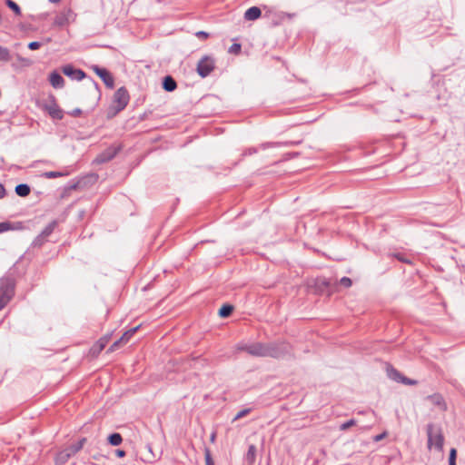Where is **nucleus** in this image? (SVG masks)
Segmentation results:
<instances>
[{"label":"nucleus","instance_id":"393cba45","mask_svg":"<svg viewBox=\"0 0 465 465\" xmlns=\"http://www.w3.org/2000/svg\"><path fill=\"white\" fill-rule=\"evenodd\" d=\"M256 459V447L254 445H250L247 450V453L244 456V460L248 463V465H253Z\"/></svg>","mask_w":465,"mask_h":465},{"label":"nucleus","instance_id":"a211bd4d","mask_svg":"<svg viewBox=\"0 0 465 465\" xmlns=\"http://www.w3.org/2000/svg\"><path fill=\"white\" fill-rule=\"evenodd\" d=\"M71 173V171H48L41 173V177H45L46 179H55L59 177H65Z\"/></svg>","mask_w":465,"mask_h":465},{"label":"nucleus","instance_id":"c756f323","mask_svg":"<svg viewBox=\"0 0 465 465\" xmlns=\"http://www.w3.org/2000/svg\"><path fill=\"white\" fill-rule=\"evenodd\" d=\"M12 59L11 52L8 48L0 45V62H10Z\"/></svg>","mask_w":465,"mask_h":465},{"label":"nucleus","instance_id":"f8f14e48","mask_svg":"<svg viewBox=\"0 0 465 465\" xmlns=\"http://www.w3.org/2000/svg\"><path fill=\"white\" fill-rule=\"evenodd\" d=\"M266 343L253 342L248 345V353L255 357H265Z\"/></svg>","mask_w":465,"mask_h":465},{"label":"nucleus","instance_id":"f03ea898","mask_svg":"<svg viewBox=\"0 0 465 465\" xmlns=\"http://www.w3.org/2000/svg\"><path fill=\"white\" fill-rule=\"evenodd\" d=\"M293 356L292 347L284 341L266 342L265 357L277 360L290 359Z\"/></svg>","mask_w":465,"mask_h":465},{"label":"nucleus","instance_id":"de8ad7c7","mask_svg":"<svg viewBox=\"0 0 465 465\" xmlns=\"http://www.w3.org/2000/svg\"><path fill=\"white\" fill-rule=\"evenodd\" d=\"M349 429V420H345L341 424V430H348Z\"/></svg>","mask_w":465,"mask_h":465},{"label":"nucleus","instance_id":"1a4fd4ad","mask_svg":"<svg viewBox=\"0 0 465 465\" xmlns=\"http://www.w3.org/2000/svg\"><path fill=\"white\" fill-rule=\"evenodd\" d=\"M63 73L72 80L81 81L85 77V73L81 69H76L71 64H66L62 68Z\"/></svg>","mask_w":465,"mask_h":465},{"label":"nucleus","instance_id":"3c124183","mask_svg":"<svg viewBox=\"0 0 465 465\" xmlns=\"http://www.w3.org/2000/svg\"><path fill=\"white\" fill-rule=\"evenodd\" d=\"M18 60L23 62L25 64H30L29 60L25 59V58L18 57Z\"/></svg>","mask_w":465,"mask_h":465},{"label":"nucleus","instance_id":"b1692460","mask_svg":"<svg viewBox=\"0 0 465 465\" xmlns=\"http://www.w3.org/2000/svg\"><path fill=\"white\" fill-rule=\"evenodd\" d=\"M86 441L85 438H82L81 440L73 442L70 444L66 449L70 451V453L74 456L75 455L79 450H81Z\"/></svg>","mask_w":465,"mask_h":465},{"label":"nucleus","instance_id":"e433bc0d","mask_svg":"<svg viewBox=\"0 0 465 465\" xmlns=\"http://www.w3.org/2000/svg\"><path fill=\"white\" fill-rule=\"evenodd\" d=\"M388 436V431L383 430L382 432L373 436V441L378 442L384 440Z\"/></svg>","mask_w":465,"mask_h":465},{"label":"nucleus","instance_id":"bf43d9fd","mask_svg":"<svg viewBox=\"0 0 465 465\" xmlns=\"http://www.w3.org/2000/svg\"><path fill=\"white\" fill-rule=\"evenodd\" d=\"M60 0H49L51 3H58Z\"/></svg>","mask_w":465,"mask_h":465},{"label":"nucleus","instance_id":"49530a36","mask_svg":"<svg viewBox=\"0 0 465 465\" xmlns=\"http://www.w3.org/2000/svg\"><path fill=\"white\" fill-rule=\"evenodd\" d=\"M196 36H198L200 38H206L208 36V33H206L204 31H199L196 33Z\"/></svg>","mask_w":465,"mask_h":465},{"label":"nucleus","instance_id":"aec40b11","mask_svg":"<svg viewBox=\"0 0 465 465\" xmlns=\"http://www.w3.org/2000/svg\"><path fill=\"white\" fill-rule=\"evenodd\" d=\"M134 335L129 332V330L126 331L117 341H115L111 347L109 348V351H115L122 343H126Z\"/></svg>","mask_w":465,"mask_h":465},{"label":"nucleus","instance_id":"9b49d317","mask_svg":"<svg viewBox=\"0 0 465 465\" xmlns=\"http://www.w3.org/2000/svg\"><path fill=\"white\" fill-rule=\"evenodd\" d=\"M44 109L54 119L60 120L64 116L63 111L60 109V107L57 105V104L54 101H51L50 103L45 104Z\"/></svg>","mask_w":465,"mask_h":465},{"label":"nucleus","instance_id":"473e14b6","mask_svg":"<svg viewBox=\"0 0 465 465\" xmlns=\"http://www.w3.org/2000/svg\"><path fill=\"white\" fill-rule=\"evenodd\" d=\"M204 460L206 465H215L209 448L204 449Z\"/></svg>","mask_w":465,"mask_h":465},{"label":"nucleus","instance_id":"423d86ee","mask_svg":"<svg viewBox=\"0 0 465 465\" xmlns=\"http://www.w3.org/2000/svg\"><path fill=\"white\" fill-rule=\"evenodd\" d=\"M122 147H107L100 153L92 162V164H102L111 161Z\"/></svg>","mask_w":465,"mask_h":465},{"label":"nucleus","instance_id":"f3484780","mask_svg":"<svg viewBox=\"0 0 465 465\" xmlns=\"http://www.w3.org/2000/svg\"><path fill=\"white\" fill-rule=\"evenodd\" d=\"M262 15L261 9L257 6L248 8L244 13V19L247 21H253L258 19Z\"/></svg>","mask_w":465,"mask_h":465},{"label":"nucleus","instance_id":"052dcab7","mask_svg":"<svg viewBox=\"0 0 465 465\" xmlns=\"http://www.w3.org/2000/svg\"><path fill=\"white\" fill-rule=\"evenodd\" d=\"M148 448H149V451H150L152 454H153V451H152V448H151L150 446H149ZM153 457H155L154 455H153Z\"/></svg>","mask_w":465,"mask_h":465},{"label":"nucleus","instance_id":"09e8293b","mask_svg":"<svg viewBox=\"0 0 465 465\" xmlns=\"http://www.w3.org/2000/svg\"><path fill=\"white\" fill-rule=\"evenodd\" d=\"M140 327H141V325H137V326H135V327H134V328H131V329L129 330V332H130L131 334L134 335V334L136 333V331L140 329Z\"/></svg>","mask_w":465,"mask_h":465},{"label":"nucleus","instance_id":"4c0bfd02","mask_svg":"<svg viewBox=\"0 0 465 465\" xmlns=\"http://www.w3.org/2000/svg\"><path fill=\"white\" fill-rule=\"evenodd\" d=\"M241 51V45L240 44H232L229 48L230 54H239Z\"/></svg>","mask_w":465,"mask_h":465},{"label":"nucleus","instance_id":"bb28decb","mask_svg":"<svg viewBox=\"0 0 465 465\" xmlns=\"http://www.w3.org/2000/svg\"><path fill=\"white\" fill-rule=\"evenodd\" d=\"M163 87L167 92H173L176 89L177 84L174 79L172 76L168 75L163 78Z\"/></svg>","mask_w":465,"mask_h":465},{"label":"nucleus","instance_id":"dca6fc26","mask_svg":"<svg viewBox=\"0 0 465 465\" xmlns=\"http://www.w3.org/2000/svg\"><path fill=\"white\" fill-rule=\"evenodd\" d=\"M49 81L54 88H62L64 84V80L60 74L54 71L49 75Z\"/></svg>","mask_w":465,"mask_h":465},{"label":"nucleus","instance_id":"79ce46f5","mask_svg":"<svg viewBox=\"0 0 465 465\" xmlns=\"http://www.w3.org/2000/svg\"><path fill=\"white\" fill-rule=\"evenodd\" d=\"M85 215H86V211L85 210H79L78 211V215L77 216H78V220L79 221H83L84 219Z\"/></svg>","mask_w":465,"mask_h":465},{"label":"nucleus","instance_id":"0eeeda50","mask_svg":"<svg viewBox=\"0 0 465 465\" xmlns=\"http://www.w3.org/2000/svg\"><path fill=\"white\" fill-rule=\"evenodd\" d=\"M214 68V61L209 57H203L197 64V73L202 77L208 76Z\"/></svg>","mask_w":465,"mask_h":465},{"label":"nucleus","instance_id":"ddd939ff","mask_svg":"<svg viewBox=\"0 0 465 465\" xmlns=\"http://www.w3.org/2000/svg\"><path fill=\"white\" fill-rule=\"evenodd\" d=\"M386 374L390 380H391L397 383H401L404 377V374L401 371H400L399 370L394 368L390 363H387V365H386Z\"/></svg>","mask_w":465,"mask_h":465},{"label":"nucleus","instance_id":"f257e3e1","mask_svg":"<svg viewBox=\"0 0 465 465\" xmlns=\"http://www.w3.org/2000/svg\"><path fill=\"white\" fill-rule=\"evenodd\" d=\"M16 263L0 278V309H4L15 294L17 280L22 275Z\"/></svg>","mask_w":465,"mask_h":465},{"label":"nucleus","instance_id":"8fccbe9b","mask_svg":"<svg viewBox=\"0 0 465 465\" xmlns=\"http://www.w3.org/2000/svg\"><path fill=\"white\" fill-rule=\"evenodd\" d=\"M80 114H81V110H80V109H74V110L71 113V114H72L73 116H78Z\"/></svg>","mask_w":465,"mask_h":465},{"label":"nucleus","instance_id":"6ab92c4d","mask_svg":"<svg viewBox=\"0 0 465 465\" xmlns=\"http://www.w3.org/2000/svg\"><path fill=\"white\" fill-rule=\"evenodd\" d=\"M22 227L23 226H22L21 222H17V223H12L9 221L1 222L0 223V233L10 231V230L21 229Z\"/></svg>","mask_w":465,"mask_h":465},{"label":"nucleus","instance_id":"5701e85b","mask_svg":"<svg viewBox=\"0 0 465 465\" xmlns=\"http://www.w3.org/2000/svg\"><path fill=\"white\" fill-rule=\"evenodd\" d=\"M387 256L389 258L396 259L399 262H403V263H407V264H411L412 263L411 259H410L409 257H407L404 253H402L401 252H397V251H395V252H389Z\"/></svg>","mask_w":465,"mask_h":465},{"label":"nucleus","instance_id":"39448f33","mask_svg":"<svg viewBox=\"0 0 465 465\" xmlns=\"http://www.w3.org/2000/svg\"><path fill=\"white\" fill-rule=\"evenodd\" d=\"M75 14L70 8H64L54 17V25L64 27L74 21Z\"/></svg>","mask_w":465,"mask_h":465},{"label":"nucleus","instance_id":"58836bf2","mask_svg":"<svg viewBox=\"0 0 465 465\" xmlns=\"http://www.w3.org/2000/svg\"><path fill=\"white\" fill-rule=\"evenodd\" d=\"M248 343L240 342L236 345L238 351H246L248 353Z\"/></svg>","mask_w":465,"mask_h":465},{"label":"nucleus","instance_id":"20e7f679","mask_svg":"<svg viewBox=\"0 0 465 465\" xmlns=\"http://www.w3.org/2000/svg\"><path fill=\"white\" fill-rule=\"evenodd\" d=\"M129 94L124 87L117 89L114 94L112 105L108 109L107 116L109 118L116 115L120 111L124 110L129 102Z\"/></svg>","mask_w":465,"mask_h":465},{"label":"nucleus","instance_id":"680f3d73","mask_svg":"<svg viewBox=\"0 0 465 465\" xmlns=\"http://www.w3.org/2000/svg\"><path fill=\"white\" fill-rule=\"evenodd\" d=\"M449 465H457V463H453V464H449Z\"/></svg>","mask_w":465,"mask_h":465},{"label":"nucleus","instance_id":"9d476101","mask_svg":"<svg viewBox=\"0 0 465 465\" xmlns=\"http://www.w3.org/2000/svg\"><path fill=\"white\" fill-rule=\"evenodd\" d=\"M93 69L96 73V74L99 75V77L103 80V82L104 83V84L107 87H109V88L114 87V80L106 69L100 68L97 65L93 66Z\"/></svg>","mask_w":465,"mask_h":465},{"label":"nucleus","instance_id":"4468645a","mask_svg":"<svg viewBox=\"0 0 465 465\" xmlns=\"http://www.w3.org/2000/svg\"><path fill=\"white\" fill-rule=\"evenodd\" d=\"M428 401H430L433 405L438 406L442 411L447 410V404L445 402L444 398L440 393H433L427 397Z\"/></svg>","mask_w":465,"mask_h":465},{"label":"nucleus","instance_id":"603ef678","mask_svg":"<svg viewBox=\"0 0 465 465\" xmlns=\"http://www.w3.org/2000/svg\"><path fill=\"white\" fill-rule=\"evenodd\" d=\"M298 154H299V153H289L286 154V156L294 157V156H297Z\"/></svg>","mask_w":465,"mask_h":465},{"label":"nucleus","instance_id":"c9c22d12","mask_svg":"<svg viewBox=\"0 0 465 465\" xmlns=\"http://www.w3.org/2000/svg\"><path fill=\"white\" fill-rule=\"evenodd\" d=\"M401 383L404 384V385H408V386H413V385L418 384V381L414 380V379H411L404 375Z\"/></svg>","mask_w":465,"mask_h":465},{"label":"nucleus","instance_id":"37998d69","mask_svg":"<svg viewBox=\"0 0 465 465\" xmlns=\"http://www.w3.org/2000/svg\"><path fill=\"white\" fill-rule=\"evenodd\" d=\"M115 455L118 458H124V457H125L126 452L124 450L118 449V450H115Z\"/></svg>","mask_w":465,"mask_h":465},{"label":"nucleus","instance_id":"2f4dec72","mask_svg":"<svg viewBox=\"0 0 465 465\" xmlns=\"http://www.w3.org/2000/svg\"><path fill=\"white\" fill-rule=\"evenodd\" d=\"M6 5L15 12V15H21V9L19 5L14 2L13 0H6Z\"/></svg>","mask_w":465,"mask_h":465},{"label":"nucleus","instance_id":"cd10ccee","mask_svg":"<svg viewBox=\"0 0 465 465\" xmlns=\"http://www.w3.org/2000/svg\"><path fill=\"white\" fill-rule=\"evenodd\" d=\"M107 442L111 446H114V447L119 446L123 442V437L118 432H113V433L108 435Z\"/></svg>","mask_w":465,"mask_h":465},{"label":"nucleus","instance_id":"c85d7f7f","mask_svg":"<svg viewBox=\"0 0 465 465\" xmlns=\"http://www.w3.org/2000/svg\"><path fill=\"white\" fill-rule=\"evenodd\" d=\"M109 338H110V336H108V335L102 337L96 342V344L93 347V351L97 353L101 352L106 346V343L108 342Z\"/></svg>","mask_w":465,"mask_h":465},{"label":"nucleus","instance_id":"c03bdc74","mask_svg":"<svg viewBox=\"0 0 465 465\" xmlns=\"http://www.w3.org/2000/svg\"><path fill=\"white\" fill-rule=\"evenodd\" d=\"M6 194V190L4 184L0 183V199H3Z\"/></svg>","mask_w":465,"mask_h":465},{"label":"nucleus","instance_id":"4d7b16f0","mask_svg":"<svg viewBox=\"0 0 465 465\" xmlns=\"http://www.w3.org/2000/svg\"><path fill=\"white\" fill-rule=\"evenodd\" d=\"M215 437H216L215 433L214 432L212 433V435H211V441H214Z\"/></svg>","mask_w":465,"mask_h":465},{"label":"nucleus","instance_id":"6e6552de","mask_svg":"<svg viewBox=\"0 0 465 465\" xmlns=\"http://www.w3.org/2000/svg\"><path fill=\"white\" fill-rule=\"evenodd\" d=\"M85 180H89L90 183H96V181L98 180V174L89 173L85 176L79 178L77 181H70L68 183L67 189L77 190L80 188L86 187Z\"/></svg>","mask_w":465,"mask_h":465},{"label":"nucleus","instance_id":"13d9d810","mask_svg":"<svg viewBox=\"0 0 465 465\" xmlns=\"http://www.w3.org/2000/svg\"><path fill=\"white\" fill-rule=\"evenodd\" d=\"M85 183H86V186L88 185H91V184H94V183H90L89 180H85Z\"/></svg>","mask_w":465,"mask_h":465},{"label":"nucleus","instance_id":"72a5a7b5","mask_svg":"<svg viewBox=\"0 0 465 465\" xmlns=\"http://www.w3.org/2000/svg\"><path fill=\"white\" fill-rule=\"evenodd\" d=\"M448 463L449 464L457 463V450L455 448H450V450Z\"/></svg>","mask_w":465,"mask_h":465},{"label":"nucleus","instance_id":"f704fd0d","mask_svg":"<svg viewBox=\"0 0 465 465\" xmlns=\"http://www.w3.org/2000/svg\"><path fill=\"white\" fill-rule=\"evenodd\" d=\"M252 411V409L251 408H246V409H243L242 411H240L236 415L235 417L232 419V421H235V420H238L243 417H245L246 415H248L250 412Z\"/></svg>","mask_w":465,"mask_h":465},{"label":"nucleus","instance_id":"864d4df0","mask_svg":"<svg viewBox=\"0 0 465 465\" xmlns=\"http://www.w3.org/2000/svg\"><path fill=\"white\" fill-rule=\"evenodd\" d=\"M350 224H351V230L354 226H357V225H358V222H352V221L351 220Z\"/></svg>","mask_w":465,"mask_h":465},{"label":"nucleus","instance_id":"7c9ffc66","mask_svg":"<svg viewBox=\"0 0 465 465\" xmlns=\"http://www.w3.org/2000/svg\"><path fill=\"white\" fill-rule=\"evenodd\" d=\"M45 242H47V238L42 236V234L39 233L32 242L31 246L33 248H40L45 244Z\"/></svg>","mask_w":465,"mask_h":465},{"label":"nucleus","instance_id":"4be33fe9","mask_svg":"<svg viewBox=\"0 0 465 465\" xmlns=\"http://www.w3.org/2000/svg\"><path fill=\"white\" fill-rule=\"evenodd\" d=\"M234 310V306L231 303H223L218 310V315L220 318L226 319L230 317Z\"/></svg>","mask_w":465,"mask_h":465},{"label":"nucleus","instance_id":"5fc2aeb1","mask_svg":"<svg viewBox=\"0 0 465 465\" xmlns=\"http://www.w3.org/2000/svg\"><path fill=\"white\" fill-rule=\"evenodd\" d=\"M303 143V140H299V141H296V142H292L291 145H298L299 143Z\"/></svg>","mask_w":465,"mask_h":465},{"label":"nucleus","instance_id":"a18cd8bd","mask_svg":"<svg viewBox=\"0 0 465 465\" xmlns=\"http://www.w3.org/2000/svg\"><path fill=\"white\" fill-rule=\"evenodd\" d=\"M341 283L342 285H344L345 287H349V277L347 276H343L341 279Z\"/></svg>","mask_w":465,"mask_h":465},{"label":"nucleus","instance_id":"7ed1b4c3","mask_svg":"<svg viewBox=\"0 0 465 465\" xmlns=\"http://www.w3.org/2000/svg\"><path fill=\"white\" fill-rule=\"evenodd\" d=\"M427 447L429 450L434 448L437 451L442 452L445 438L440 427H436L433 423H428L426 426Z\"/></svg>","mask_w":465,"mask_h":465},{"label":"nucleus","instance_id":"6e6d98bb","mask_svg":"<svg viewBox=\"0 0 465 465\" xmlns=\"http://www.w3.org/2000/svg\"><path fill=\"white\" fill-rule=\"evenodd\" d=\"M356 425V420L352 418H351V427Z\"/></svg>","mask_w":465,"mask_h":465},{"label":"nucleus","instance_id":"ea45409f","mask_svg":"<svg viewBox=\"0 0 465 465\" xmlns=\"http://www.w3.org/2000/svg\"><path fill=\"white\" fill-rule=\"evenodd\" d=\"M40 46H41V44L39 42H31L28 45V48L30 50H37L40 48Z\"/></svg>","mask_w":465,"mask_h":465},{"label":"nucleus","instance_id":"a19ab883","mask_svg":"<svg viewBox=\"0 0 465 465\" xmlns=\"http://www.w3.org/2000/svg\"><path fill=\"white\" fill-rule=\"evenodd\" d=\"M317 284H318V285H323V286L328 287V286H330V284H331V283H330V281H329V280H327V279H322V280H318Z\"/></svg>","mask_w":465,"mask_h":465},{"label":"nucleus","instance_id":"e2e57ef3","mask_svg":"<svg viewBox=\"0 0 465 465\" xmlns=\"http://www.w3.org/2000/svg\"><path fill=\"white\" fill-rule=\"evenodd\" d=\"M3 309H0V311H2Z\"/></svg>","mask_w":465,"mask_h":465},{"label":"nucleus","instance_id":"412c9836","mask_svg":"<svg viewBox=\"0 0 465 465\" xmlns=\"http://www.w3.org/2000/svg\"><path fill=\"white\" fill-rule=\"evenodd\" d=\"M73 455L67 449L59 451L55 457V465H64Z\"/></svg>","mask_w":465,"mask_h":465},{"label":"nucleus","instance_id":"a878e982","mask_svg":"<svg viewBox=\"0 0 465 465\" xmlns=\"http://www.w3.org/2000/svg\"><path fill=\"white\" fill-rule=\"evenodd\" d=\"M15 192L20 197H26L31 192V187L27 183H19L15 186Z\"/></svg>","mask_w":465,"mask_h":465},{"label":"nucleus","instance_id":"2eb2a0df","mask_svg":"<svg viewBox=\"0 0 465 465\" xmlns=\"http://www.w3.org/2000/svg\"><path fill=\"white\" fill-rule=\"evenodd\" d=\"M65 217H63L60 220H53L50 222L40 232L42 236H45V238H48L55 230V228L58 226L59 223L64 222Z\"/></svg>","mask_w":465,"mask_h":465}]
</instances>
